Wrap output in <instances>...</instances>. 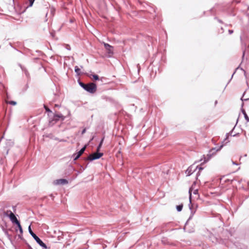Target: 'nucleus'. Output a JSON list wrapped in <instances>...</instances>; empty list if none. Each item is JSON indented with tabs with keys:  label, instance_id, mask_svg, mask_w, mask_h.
<instances>
[{
	"label": "nucleus",
	"instance_id": "nucleus-1",
	"mask_svg": "<svg viewBox=\"0 0 249 249\" xmlns=\"http://www.w3.org/2000/svg\"><path fill=\"white\" fill-rule=\"evenodd\" d=\"M49 125H53L55 124L57 121L60 120L64 121L65 119V117L62 114H53L51 115L49 114Z\"/></svg>",
	"mask_w": 249,
	"mask_h": 249
},
{
	"label": "nucleus",
	"instance_id": "nucleus-2",
	"mask_svg": "<svg viewBox=\"0 0 249 249\" xmlns=\"http://www.w3.org/2000/svg\"><path fill=\"white\" fill-rule=\"evenodd\" d=\"M28 231L31 235L41 247L44 249H47L46 245L32 231L31 226L28 227Z\"/></svg>",
	"mask_w": 249,
	"mask_h": 249
},
{
	"label": "nucleus",
	"instance_id": "nucleus-3",
	"mask_svg": "<svg viewBox=\"0 0 249 249\" xmlns=\"http://www.w3.org/2000/svg\"><path fill=\"white\" fill-rule=\"evenodd\" d=\"M90 93H94L97 89V86L94 83L90 82L85 85L83 89Z\"/></svg>",
	"mask_w": 249,
	"mask_h": 249
},
{
	"label": "nucleus",
	"instance_id": "nucleus-4",
	"mask_svg": "<svg viewBox=\"0 0 249 249\" xmlns=\"http://www.w3.org/2000/svg\"><path fill=\"white\" fill-rule=\"evenodd\" d=\"M197 168L199 169V171L203 169V168L202 167H199L197 166H195L194 164L191 165L190 167L188 168V169L186 171V174L188 176H190L191 175Z\"/></svg>",
	"mask_w": 249,
	"mask_h": 249
},
{
	"label": "nucleus",
	"instance_id": "nucleus-5",
	"mask_svg": "<svg viewBox=\"0 0 249 249\" xmlns=\"http://www.w3.org/2000/svg\"><path fill=\"white\" fill-rule=\"evenodd\" d=\"M103 155V153L97 152L93 153L92 154L89 155L87 158L85 159V160L92 161L93 160H97L100 159Z\"/></svg>",
	"mask_w": 249,
	"mask_h": 249
},
{
	"label": "nucleus",
	"instance_id": "nucleus-6",
	"mask_svg": "<svg viewBox=\"0 0 249 249\" xmlns=\"http://www.w3.org/2000/svg\"><path fill=\"white\" fill-rule=\"evenodd\" d=\"M87 148V145H85L77 153H74L72 155V157L74 161L78 160L80 157L84 153Z\"/></svg>",
	"mask_w": 249,
	"mask_h": 249
},
{
	"label": "nucleus",
	"instance_id": "nucleus-7",
	"mask_svg": "<svg viewBox=\"0 0 249 249\" xmlns=\"http://www.w3.org/2000/svg\"><path fill=\"white\" fill-rule=\"evenodd\" d=\"M68 183V181L66 179L61 178L55 180L53 181V184L54 185H65Z\"/></svg>",
	"mask_w": 249,
	"mask_h": 249
},
{
	"label": "nucleus",
	"instance_id": "nucleus-8",
	"mask_svg": "<svg viewBox=\"0 0 249 249\" xmlns=\"http://www.w3.org/2000/svg\"><path fill=\"white\" fill-rule=\"evenodd\" d=\"M104 46L105 48L107 51V52L109 54H112L113 53V47L110 45L109 44L104 42Z\"/></svg>",
	"mask_w": 249,
	"mask_h": 249
},
{
	"label": "nucleus",
	"instance_id": "nucleus-9",
	"mask_svg": "<svg viewBox=\"0 0 249 249\" xmlns=\"http://www.w3.org/2000/svg\"><path fill=\"white\" fill-rule=\"evenodd\" d=\"M9 218L13 224H17L19 222L14 213L11 214Z\"/></svg>",
	"mask_w": 249,
	"mask_h": 249
},
{
	"label": "nucleus",
	"instance_id": "nucleus-10",
	"mask_svg": "<svg viewBox=\"0 0 249 249\" xmlns=\"http://www.w3.org/2000/svg\"><path fill=\"white\" fill-rule=\"evenodd\" d=\"M8 231L9 230L4 231V233L6 236V237H7L8 240L10 241V242L13 244V243L12 237V235L8 233Z\"/></svg>",
	"mask_w": 249,
	"mask_h": 249
},
{
	"label": "nucleus",
	"instance_id": "nucleus-11",
	"mask_svg": "<svg viewBox=\"0 0 249 249\" xmlns=\"http://www.w3.org/2000/svg\"><path fill=\"white\" fill-rule=\"evenodd\" d=\"M18 66L20 67V68L21 69L22 71L24 72V73L26 75V76L27 77H28L29 76V73L28 72V71L26 70V69L25 68H24V67H23L20 64H19Z\"/></svg>",
	"mask_w": 249,
	"mask_h": 249
},
{
	"label": "nucleus",
	"instance_id": "nucleus-12",
	"mask_svg": "<svg viewBox=\"0 0 249 249\" xmlns=\"http://www.w3.org/2000/svg\"><path fill=\"white\" fill-rule=\"evenodd\" d=\"M13 213L10 210L3 211V214L4 216L9 217Z\"/></svg>",
	"mask_w": 249,
	"mask_h": 249
},
{
	"label": "nucleus",
	"instance_id": "nucleus-13",
	"mask_svg": "<svg viewBox=\"0 0 249 249\" xmlns=\"http://www.w3.org/2000/svg\"><path fill=\"white\" fill-rule=\"evenodd\" d=\"M223 145H224L223 144L221 145L219 147V148H217V149H216V147L212 148V149L210 151V153H212V154H213V151H216V152H217V151H220V150L222 149V148L223 147Z\"/></svg>",
	"mask_w": 249,
	"mask_h": 249
},
{
	"label": "nucleus",
	"instance_id": "nucleus-14",
	"mask_svg": "<svg viewBox=\"0 0 249 249\" xmlns=\"http://www.w3.org/2000/svg\"><path fill=\"white\" fill-rule=\"evenodd\" d=\"M104 138H104V137H103V138L101 139V141H100V143H99V144H98V146H97V152H99V151L100 150V149H101V147H102V144H103V142H104Z\"/></svg>",
	"mask_w": 249,
	"mask_h": 249
},
{
	"label": "nucleus",
	"instance_id": "nucleus-15",
	"mask_svg": "<svg viewBox=\"0 0 249 249\" xmlns=\"http://www.w3.org/2000/svg\"><path fill=\"white\" fill-rule=\"evenodd\" d=\"M87 165H88V164H86V167H84L83 165H80V169L79 171H77V174H80L82 172H83L85 170V169L86 168V167H87Z\"/></svg>",
	"mask_w": 249,
	"mask_h": 249
},
{
	"label": "nucleus",
	"instance_id": "nucleus-16",
	"mask_svg": "<svg viewBox=\"0 0 249 249\" xmlns=\"http://www.w3.org/2000/svg\"><path fill=\"white\" fill-rule=\"evenodd\" d=\"M242 112L244 114L245 120L247 121V122H249V117H248V115L247 114L245 110L244 109H242Z\"/></svg>",
	"mask_w": 249,
	"mask_h": 249
},
{
	"label": "nucleus",
	"instance_id": "nucleus-17",
	"mask_svg": "<svg viewBox=\"0 0 249 249\" xmlns=\"http://www.w3.org/2000/svg\"><path fill=\"white\" fill-rule=\"evenodd\" d=\"M18 228V229L19 231V232L21 234H22L23 233V230H22V227L20 225V222H19L18 223H17V224H16Z\"/></svg>",
	"mask_w": 249,
	"mask_h": 249
},
{
	"label": "nucleus",
	"instance_id": "nucleus-18",
	"mask_svg": "<svg viewBox=\"0 0 249 249\" xmlns=\"http://www.w3.org/2000/svg\"><path fill=\"white\" fill-rule=\"evenodd\" d=\"M74 71L77 73L78 75H81V71L80 68L78 66H75L74 67Z\"/></svg>",
	"mask_w": 249,
	"mask_h": 249
},
{
	"label": "nucleus",
	"instance_id": "nucleus-19",
	"mask_svg": "<svg viewBox=\"0 0 249 249\" xmlns=\"http://www.w3.org/2000/svg\"><path fill=\"white\" fill-rule=\"evenodd\" d=\"M183 204H180V205H177V206H176L177 210L178 212H180V211H181V210H182V208H183Z\"/></svg>",
	"mask_w": 249,
	"mask_h": 249
},
{
	"label": "nucleus",
	"instance_id": "nucleus-20",
	"mask_svg": "<svg viewBox=\"0 0 249 249\" xmlns=\"http://www.w3.org/2000/svg\"><path fill=\"white\" fill-rule=\"evenodd\" d=\"M44 108L45 109L46 111L48 112V115L50 114L51 115V116L53 115V112L47 107L44 106Z\"/></svg>",
	"mask_w": 249,
	"mask_h": 249
},
{
	"label": "nucleus",
	"instance_id": "nucleus-21",
	"mask_svg": "<svg viewBox=\"0 0 249 249\" xmlns=\"http://www.w3.org/2000/svg\"><path fill=\"white\" fill-rule=\"evenodd\" d=\"M233 131V129H232L229 133H228L226 134V138L224 139V141H226L228 140L229 137L230 135L231 136H232V132Z\"/></svg>",
	"mask_w": 249,
	"mask_h": 249
},
{
	"label": "nucleus",
	"instance_id": "nucleus-22",
	"mask_svg": "<svg viewBox=\"0 0 249 249\" xmlns=\"http://www.w3.org/2000/svg\"><path fill=\"white\" fill-rule=\"evenodd\" d=\"M207 156L208 157V158L207 159H206V158L204 157V155H203V157L204 158V160L202 163H204L207 162L211 159V154L210 153L209 154H208Z\"/></svg>",
	"mask_w": 249,
	"mask_h": 249
},
{
	"label": "nucleus",
	"instance_id": "nucleus-23",
	"mask_svg": "<svg viewBox=\"0 0 249 249\" xmlns=\"http://www.w3.org/2000/svg\"><path fill=\"white\" fill-rule=\"evenodd\" d=\"M91 75L92 76L93 79L94 80L97 81V80H99V77L98 75L94 74H91Z\"/></svg>",
	"mask_w": 249,
	"mask_h": 249
},
{
	"label": "nucleus",
	"instance_id": "nucleus-24",
	"mask_svg": "<svg viewBox=\"0 0 249 249\" xmlns=\"http://www.w3.org/2000/svg\"><path fill=\"white\" fill-rule=\"evenodd\" d=\"M6 103L10 104V105H13V106H15V105H17V102L16 101H7V102H6Z\"/></svg>",
	"mask_w": 249,
	"mask_h": 249
},
{
	"label": "nucleus",
	"instance_id": "nucleus-25",
	"mask_svg": "<svg viewBox=\"0 0 249 249\" xmlns=\"http://www.w3.org/2000/svg\"><path fill=\"white\" fill-rule=\"evenodd\" d=\"M78 84L83 89L84 88L86 84H85V83L82 82L81 81H80L79 80L78 81Z\"/></svg>",
	"mask_w": 249,
	"mask_h": 249
},
{
	"label": "nucleus",
	"instance_id": "nucleus-26",
	"mask_svg": "<svg viewBox=\"0 0 249 249\" xmlns=\"http://www.w3.org/2000/svg\"><path fill=\"white\" fill-rule=\"evenodd\" d=\"M35 0H29V6L31 7L33 5Z\"/></svg>",
	"mask_w": 249,
	"mask_h": 249
},
{
	"label": "nucleus",
	"instance_id": "nucleus-27",
	"mask_svg": "<svg viewBox=\"0 0 249 249\" xmlns=\"http://www.w3.org/2000/svg\"><path fill=\"white\" fill-rule=\"evenodd\" d=\"M189 199H190V202L191 203V197H192V194H191V188L189 189Z\"/></svg>",
	"mask_w": 249,
	"mask_h": 249
},
{
	"label": "nucleus",
	"instance_id": "nucleus-28",
	"mask_svg": "<svg viewBox=\"0 0 249 249\" xmlns=\"http://www.w3.org/2000/svg\"><path fill=\"white\" fill-rule=\"evenodd\" d=\"M69 170L71 171H73L75 170V169L74 168V167L70 165L69 166Z\"/></svg>",
	"mask_w": 249,
	"mask_h": 249
},
{
	"label": "nucleus",
	"instance_id": "nucleus-29",
	"mask_svg": "<svg viewBox=\"0 0 249 249\" xmlns=\"http://www.w3.org/2000/svg\"><path fill=\"white\" fill-rule=\"evenodd\" d=\"M65 48L68 50H71V47L68 44H66L65 45Z\"/></svg>",
	"mask_w": 249,
	"mask_h": 249
},
{
	"label": "nucleus",
	"instance_id": "nucleus-30",
	"mask_svg": "<svg viewBox=\"0 0 249 249\" xmlns=\"http://www.w3.org/2000/svg\"><path fill=\"white\" fill-rule=\"evenodd\" d=\"M193 194H194V195H198V190H197V189L194 190V192H193Z\"/></svg>",
	"mask_w": 249,
	"mask_h": 249
},
{
	"label": "nucleus",
	"instance_id": "nucleus-31",
	"mask_svg": "<svg viewBox=\"0 0 249 249\" xmlns=\"http://www.w3.org/2000/svg\"><path fill=\"white\" fill-rule=\"evenodd\" d=\"M1 229L4 233V231L8 230L6 229L3 226H1ZM8 230L11 231L10 229H9Z\"/></svg>",
	"mask_w": 249,
	"mask_h": 249
},
{
	"label": "nucleus",
	"instance_id": "nucleus-32",
	"mask_svg": "<svg viewBox=\"0 0 249 249\" xmlns=\"http://www.w3.org/2000/svg\"><path fill=\"white\" fill-rule=\"evenodd\" d=\"M219 33L220 34H222L224 33V29L221 27L220 29L219 30Z\"/></svg>",
	"mask_w": 249,
	"mask_h": 249
},
{
	"label": "nucleus",
	"instance_id": "nucleus-33",
	"mask_svg": "<svg viewBox=\"0 0 249 249\" xmlns=\"http://www.w3.org/2000/svg\"><path fill=\"white\" fill-rule=\"evenodd\" d=\"M228 32H229V34L231 35L233 33V30H229Z\"/></svg>",
	"mask_w": 249,
	"mask_h": 249
},
{
	"label": "nucleus",
	"instance_id": "nucleus-34",
	"mask_svg": "<svg viewBox=\"0 0 249 249\" xmlns=\"http://www.w3.org/2000/svg\"><path fill=\"white\" fill-rule=\"evenodd\" d=\"M86 132V128H85L82 131L81 134L83 135Z\"/></svg>",
	"mask_w": 249,
	"mask_h": 249
},
{
	"label": "nucleus",
	"instance_id": "nucleus-35",
	"mask_svg": "<svg viewBox=\"0 0 249 249\" xmlns=\"http://www.w3.org/2000/svg\"><path fill=\"white\" fill-rule=\"evenodd\" d=\"M28 247V249H33L31 246L28 243L26 244Z\"/></svg>",
	"mask_w": 249,
	"mask_h": 249
},
{
	"label": "nucleus",
	"instance_id": "nucleus-36",
	"mask_svg": "<svg viewBox=\"0 0 249 249\" xmlns=\"http://www.w3.org/2000/svg\"><path fill=\"white\" fill-rule=\"evenodd\" d=\"M239 133H236V134L232 135V136L233 137H236V136H239Z\"/></svg>",
	"mask_w": 249,
	"mask_h": 249
},
{
	"label": "nucleus",
	"instance_id": "nucleus-37",
	"mask_svg": "<svg viewBox=\"0 0 249 249\" xmlns=\"http://www.w3.org/2000/svg\"><path fill=\"white\" fill-rule=\"evenodd\" d=\"M217 20L219 23H223V21L221 19H217Z\"/></svg>",
	"mask_w": 249,
	"mask_h": 249
},
{
	"label": "nucleus",
	"instance_id": "nucleus-38",
	"mask_svg": "<svg viewBox=\"0 0 249 249\" xmlns=\"http://www.w3.org/2000/svg\"><path fill=\"white\" fill-rule=\"evenodd\" d=\"M241 70H242L244 72V75H245V76H246V71L244 70H243L242 68H241Z\"/></svg>",
	"mask_w": 249,
	"mask_h": 249
},
{
	"label": "nucleus",
	"instance_id": "nucleus-39",
	"mask_svg": "<svg viewBox=\"0 0 249 249\" xmlns=\"http://www.w3.org/2000/svg\"><path fill=\"white\" fill-rule=\"evenodd\" d=\"M232 163L234 165H238V164L236 163L235 161H232Z\"/></svg>",
	"mask_w": 249,
	"mask_h": 249
},
{
	"label": "nucleus",
	"instance_id": "nucleus-40",
	"mask_svg": "<svg viewBox=\"0 0 249 249\" xmlns=\"http://www.w3.org/2000/svg\"><path fill=\"white\" fill-rule=\"evenodd\" d=\"M192 217V216H191L188 219V221L186 222V224H185V226L187 225V223H188V221Z\"/></svg>",
	"mask_w": 249,
	"mask_h": 249
},
{
	"label": "nucleus",
	"instance_id": "nucleus-41",
	"mask_svg": "<svg viewBox=\"0 0 249 249\" xmlns=\"http://www.w3.org/2000/svg\"><path fill=\"white\" fill-rule=\"evenodd\" d=\"M18 237H19V238H22V234H21L20 233V234H18Z\"/></svg>",
	"mask_w": 249,
	"mask_h": 249
},
{
	"label": "nucleus",
	"instance_id": "nucleus-42",
	"mask_svg": "<svg viewBox=\"0 0 249 249\" xmlns=\"http://www.w3.org/2000/svg\"><path fill=\"white\" fill-rule=\"evenodd\" d=\"M28 88V86L27 85H26L25 86V90H26Z\"/></svg>",
	"mask_w": 249,
	"mask_h": 249
},
{
	"label": "nucleus",
	"instance_id": "nucleus-43",
	"mask_svg": "<svg viewBox=\"0 0 249 249\" xmlns=\"http://www.w3.org/2000/svg\"><path fill=\"white\" fill-rule=\"evenodd\" d=\"M235 71H236V70L234 71V72H233V73L232 74L231 78H232V77L233 76V75H234V74L235 73Z\"/></svg>",
	"mask_w": 249,
	"mask_h": 249
},
{
	"label": "nucleus",
	"instance_id": "nucleus-44",
	"mask_svg": "<svg viewBox=\"0 0 249 249\" xmlns=\"http://www.w3.org/2000/svg\"><path fill=\"white\" fill-rule=\"evenodd\" d=\"M226 26H231V24H226L225 25Z\"/></svg>",
	"mask_w": 249,
	"mask_h": 249
},
{
	"label": "nucleus",
	"instance_id": "nucleus-45",
	"mask_svg": "<svg viewBox=\"0 0 249 249\" xmlns=\"http://www.w3.org/2000/svg\"><path fill=\"white\" fill-rule=\"evenodd\" d=\"M13 209L14 211H15V210L16 209V207L15 206H13Z\"/></svg>",
	"mask_w": 249,
	"mask_h": 249
},
{
	"label": "nucleus",
	"instance_id": "nucleus-46",
	"mask_svg": "<svg viewBox=\"0 0 249 249\" xmlns=\"http://www.w3.org/2000/svg\"><path fill=\"white\" fill-rule=\"evenodd\" d=\"M244 55H245V51L243 52V57H244Z\"/></svg>",
	"mask_w": 249,
	"mask_h": 249
},
{
	"label": "nucleus",
	"instance_id": "nucleus-47",
	"mask_svg": "<svg viewBox=\"0 0 249 249\" xmlns=\"http://www.w3.org/2000/svg\"><path fill=\"white\" fill-rule=\"evenodd\" d=\"M93 139H94V136H93V137H92V138H91V139H90V141H92V140H93Z\"/></svg>",
	"mask_w": 249,
	"mask_h": 249
},
{
	"label": "nucleus",
	"instance_id": "nucleus-48",
	"mask_svg": "<svg viewBox=\"0 0 249 249\" xmlns=\"http://www.w3.org/2000/svg\"><path fill=\"white\" fill-rule=\"evenodd\" d=\"M8 153V150H7L6 154L7 155Z\"/></svg>",
	"mask_w": 249,
	"mask_h": 249
},
{
	"label": "nucleus",
	"instance_id": "nucleus-49",
	"mask_svg": "<svg viewBox=\"0 0 249 249\" xmlns=\"http://www.w3.org/2000/svg\"><path fill=\"white\" fill-rule=\"evenodd\" d=\"M55 106L56 107H59V106L58 105H56V104L55 105Z\"/></svg>",
	"mask_w": 249,
	"mask_h": 249
},
{
	"label": "nucleus",
	"instance_id": "nucleus-50",
	"mask_svg": "<svg viewBox=\"0 0 249 249\" xmlns=\"http://www.w3.org/2000/svg\"><path fill=\"white\" fill-rule=\"evenodd\" d=\"M189 206L190 209L191 210V207L190 205H189Z\"/></svg>",
	"mask_w": 249,
	"mask_h": 249
},
{
	"label": "nucleus",
	"instance_id": "nucleus-51",
	"mask_svg": "<svg viewBox=\"0 0 249 249\" xmlns=\"http://www.w3.org/2000/svg\"><path fill=\"white\" fill-rule=\"evenodd\" d=\"M53 9H51V12L53 13Z\"/></svg>",
	"mask_w": 249,
	"mask_h": 249
},
{
	"label": "nucleus",
	"instance_id": "nucleus-52",
	"mask_svg": "<svg viewBox=\"0 0 249 249\" xmlns=\"http://www.w3.org/2000/svg\"><path fill=\"white\" fill-rule=\"evenodd\" d=\"M217 101H215V104H217Z\"/></svg>",
	"mask_w": 249,
	"mask_h": 249
},
{
	"label": "nucleus",
	"instance_id": "nucleus-53",
	"mask_svg": "<svg viewBox=\"0 0 249 249\" xmlns=\"http://www.w3.org/2000/svg\"><path fill=\"white\" fill-rule=\"evenodd\" d=\"M9 142H10V143H13V142H11L10 141Z\"/></svg>",
	"mask_w": 249,
	"mask_h": 249
},
{
	"label": "nucleus",
	"instance_id": "nucleus-54",
	"mask_svg": "<svg viewBox=\"0 0 249 249\" xmlns=\"http://www.w3.org/2000/svg\"><path fill=\"white\" fill-rule=\"evenodd\" d=\"M202 160V159H201L199 161H201Z\"/></svg>",
	"mask_w": 249,
	"mask_h": 249
},
{
	"label": "nucleus",
	"instance_id": "nucleus-55",
	"mask_svg": "<svg viewBox=\"0 0 249 249\" xmlns=\"http://www.w3.org/2000/svg\"><path fill=\"white\" fill-rule=\"evenodd\" d=\"M249 99H245V100H246H246H249Z\"/></svg>",
	"mask_w": 249,
	"mask_h": 249
},
{
	"label": "nucleus",
	"instance_id": "nucleus-56",
	"mask_svg": "<svg viewBox=\"0 0 249 249\" xmlns=\"http://www.w3.org/2000/svg\"><path fill=\"white\" fill-rule=\"evenodd\" d=\"M200 175V173H197V175Z\"/></svg>",
	"mask_w": 249,
	"mask_h": 249
},
{
	"label": "nucleus",
	"instance_id": "nucleus-57",
	"mask_svg": "<svg viewBox=\"0 0 249 249\" xmlns=\"http://www.w3.org/2000/svg\"><path fill=\"white\" fill-rule=\"evenodd\" d=\"M200 175V173H197V175Z\"/></svg>",
	"mask_w": 249,
	"mask_h": 249
},
{
	"label": "nucleus",
	"instance_id": "nucleus-58",
	"mask_svg": "<svg viewBox=\"0 0 249 249\" xmlns=\"http://www.w3.org/2000/svg\"><path fill=\"white\" fill-rule=\"evenodd\" d=\"M248 186H249V182H248Z\"/></svg>",
	"mask_w": 249,
	"mask_h": 249
}]
</instances>
